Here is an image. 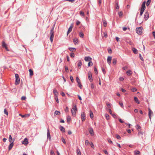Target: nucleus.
Listing matches in <instances>:
<instances>
[{
    "label": "nucleus",
    "instance_id": "1",
    "mask_svg": "<svg viewBox=\"0 0 155 155\" xmlns=\"http://www.w3.org/2000/svg\"><path fill=\"white\" fill-rule=\"evenodd\" d=\"M145 4H146V2L144 1L141 7V9H140V16H141L144 10L146 8V6H145Z\"/></svg>",
    "mask_w": 155,
    "mask_h": 155
},
{
    "label": "nucleus",
    "instance_id": "2",
    "mask_svg": "<svg viewBox=\"0 0 155 155\" xmlns=\"http://www.w3.org/2000/svg\"><path fill=\"white\" fill-rule=\"evenodd\" d=\"M54 29V28H52L50 32V35H51L50 39L51 42L53 41V38L54 37V33L53 31Z\"/></svg>",
    "mask_w": 155,
    "mask_h": 155
},
{
    "label": "nucleus",
    "instance_id": "3",
    "mask_svg": "<svg viewBox=\"0 0 155 155\" xmlns=\"http://www.w3.org/2000/svg\"><path fill=\"white\" fill-rule=\"evenodd\" d=\"M15 84L17 85L18 84L20 83V79L18 75V74H15Z\"/></svg>",
    "mask_w": 155,
    "mask_h": 155
},
{
    "label": "nucleus",
    "instance_id": "4",
    "mask_svg": "<svg viewBox=\"0 0 155 155\" xmlns=\"http://www.w3.org/2000/svg\"><path fill=\"white\" fill-rule=\"evenodd\" d=\"M77 110V109L76 106L75 105L74 108H72L71 110L72 114L73 116H75L76 115V112Z\"/></svg>",
    "mask_w": 155,
    "mask_h": 155
},
{
    "label": "nucleus",
    "instance_id": "5",
    "mask_svg": "<svg viewBox=\"0 0 155 155\" xmlns=\"http://www.w3.org/2000/svg\"><path fill=\"white\" fill-rule=\"evenodd\" d=\"M88 78L90 82L93 81L91 72V71H89L88 73Z\"/></svg>",
    "mask_w": 155,
    "mask_h": 155
},
{
    "label": "nucleus",
    "instance_id": "6",
    "mask_svg": "<svg viewBox=\"0 0 155 155\" xmlns=\"http://www.w3.org/2000/svg\"><path fill=\"white\" fill-rule=\"evenodd\" d=\"M136 30L138 34L140 35L142 34V32L140 27L136 28Z\"/></svg>",
    "mask_w": 155,
    "mask_h": 155
},
{
    "label": "nucleus",
    "instance_id": "7",
    "mask_svg": "<svg viewBox=\"0 0 155 155\" xmlns=\"http://www.w3.org/2000/svg\"><path fill=\"white\" fill-rule=\"evenodd\" d=\"M149 17V13L148 12H146L144 14V19L145 21L147 20Z\"/></svg>",
    "mask_w": 155,
    "mask_h": 155
},
{
    "label": "nucleus",
    "instance_id": "8",
    "mask_svg": "<svg viewBox=\"0 0 155 155\" xmlns=\"http://www.w3.org/2000/svg\"><path fill=\"white\" fill-rule=\"evenodd\" d=\"M81 120L82 121H84L86 119V116L84 112H83L81 114Z\"/></svg>",
    "mask_w": 155,
    "mask_h": 155
},
{
    "label": "nucleus",
    "instance_id": "9",
    "mask_svg": "<svg viewBox=\"0 0 155 155\" xmlns=\"http://www.w3.org/2000/svg\"><path fill=\"white\" fill-rule=\"evenodd\" d=\"M14 140H15V139H14L12 142H11V143L9 145V146H8V150H10L12 148L13 146V145H14L13 142L14 141Z\"/></svg>",
    "mask_w": 155,
    "mask_h": 155
},
{
    "label": "nucleus",
    "instance_id": "10",
    "mask_svg": "<svg viewBox=\"0 0 155 155\" xmlns=\"http://www.w3.org/2000/svg\"><path fill=\"white\" fill-rule=\"evenodd\" d=\"M47 135L48 139L49 140H51V137L48 128V129L47 130Z\"/></svg>",
    "mask_w": 155,
    "mask_h": 155
},
{
    "label": "nucleus",
    "instance_id": "11",
    "mask_svg": "<svg viewBox=\"0 0 155 155\" xmlns=\"http://www.w3.org/2000/svg\"><path fill=\"white\" fill-rule=\"evenodd\" d=\"M148 110H149L148 115H149V118L150 120H151V115L153 114V112L151 110L150 108H148Z\"/></svg>",
    "mask_w": 155,
    "mask_h": 155
},
{
    "label": "nucleus",
    "instance_id": "12",
    "mask_svg": "<svg viewBox=\"0 0 155 155\" xmlns=\"http://www.w3.org/2000/svg\"><path fill=\"white\" fill-rule=\"evenodd\" d=\"M89 132L91 136L94 135V131L92 128H90L89 130Z\"/></svg>",
    "mask_w": 155,
    "mask_h": 155
},
{
    "label": "nucleus",
    "instance_id": "13",
    "mask_svg": "<svg viewBox=\"0 0 155 155\" xmlns=\"http://www.w3.org/2000/svg\"><path fill=\"white\" fill-rule=\"evenodd\" d=\"M112 60V57L111 56H108L107 59V63L110 65L111 63V61Z\"/></svg>",
    "mask_w": 155,
    "mask_h": 155
},
{
    "label": "nucleus",
    "instance_id": "14",
    "mask_svg": "<svg viewBox=\"0 0 155 155\" xmlns=\"http://www.w3.org/2000/svg\"><path fill=\"white\" fill-rule=\"evenodd\" d=\"M92 59L90 57L87 56L85 57L84 58V60L86 61H91L92 60Z\"/></svg>",
    "mask_w": 155,
    "mask_h": 155
},
{
    "label": "nucleus",
    "instance_id": "15",
    "mask_svg": "<svg viewBox=\"0 0 155 155\" xmlns=\"http://www.w3.org/2000/svg\"><path fill=\"white\" fill-rule=\"evenodd\" d=\"M59 128L60 130L62 132H65V130L64 127L62 126H60Z\"/></svg>",
    "mask_w": 155,
    "mask_h": 155
},
{
    "label": "nucleus",
    "instance_id": "16",
    "mask_svg": "<svg viewBox=\"0 0 155 155\" xmlns=\"http://www.w3.org/2000/svg\"><path fill=\"white\" fill-rule=\"evenodd\" d=\"M109 111L110 113V114L112 115V116L114 117V118H116V114H115L112 113V111L110 109H109Z\"/></svg>",
    "mask_w": 155,
    "mask_h": 155
},
{
    "label": "nucleus",
    "instance_id": "17",
    "mask_svg": "<svg viewBox=\"0 0 155 155\" xmlns=\"http://www.w3.org/2000/svg\"><path fill=\"white\" fill-rule=\"evenodd\" d=\"M72 25H71L68 28V31H67V35H68L69 33H70L72 30Z\"/></svg>",
    "mask_w": 155,
    "mask_h": 155
},
{
    "label": "nucleus",
    "instance_id": "18",
    "mask_svg": "<svg viewBox=\"0 0 155 155\" xmlns=\"http://www.w3.org/2000/svg\"><path fill=\"white\" fill-rule=\"evenodd\" d=\"M134 100L138 104H139L140 103V102L139 101L138 99L137 98V97H134Z\"/></svg>",
    "mask_w": 155,
    "mask_h": 155
},
{
    "label": "nucleus",
    "instance_id": "19",
    "mask_svg": "<svg viewBox=\"0 0 155 155\" xmlns=\"http://www.w3.org/2000/svg\"><path fill=\"white\" fill-rule=\"evenodd\" d=\"M28 143V142L27 139L26 138H25L24 140L23 141L22 143L25 145H27Z\"/></svg>",
    "mask_w": 155,
    "mask_h": 155
},
{
    "label": "nucleus",
    "instance_id": "20",
    "mask_svg": "<svg viewBox=\"0 0 155 155\" xmlns=\"http://www.w3.org/2000/svg\"><path fill=\"white\" fill-rule=\"evenodd\" d=\"M73 41L74 44L76 45L78 42V40L77 38H75L73 39Z\"/></svg>",
    "mask_w": 155,
    "mask_h": 155
},
{
    "label": "nucleus",
    "instance_id": "21",
    "mask_svg": "<svg viewBox=\"0 0 155 155\" xmlns=\"http://www.w3.org/2000/svg\"><path fill=\"white\" fill-rule=\"evenodd\" d=\"M53 93L54 94V95L55 96H58V93L57 90L56 89H54L53 90Z\"/></svg>",
    "mask_w": 155,
    "mask_h": 155
},
{
    "label": "nucleus",
    "instance_id": "22",
    "mask_svg": "<svg viewBox=\"0 0 155 155\" xmlns=\"http://www.w3.org/2000/svg\"><path fill=\"white\" fill-rule=\"evenodd\" d=\"M19 115L21 116L22 117L24 118L25 117H28L29 116V114H26L25 115H21V114H19Z\"/></svg>",
    "mask_w": 155,
    "mask_h": 155
},
{
    "label": "nucleus",
    "instance_id": "23",
    "mask_svg": "<svg viewBox=\"0 0 155 155\" xmlns=\"http://www.w3.org/2000/svg\"><path fill=\"white\" fill-rule=\"evenodd\" d=\"M81 65H82L81 62V61H78V68L79 69L81 68Z\"/></svg>",
    "mask_w": 155,
    "mask_h": 155
},
{
    "label": "nucleus",
    "instance_id": "24",
    "mask_svg": "<svg viewBox=\"0 0 155 155\" xmlns=\"http://www.w3.org/2000/svg\"><path fill=\"white\" fill-rule=\"evenodd\" d=\"M90 117L91 119H93L94 117V114L90 110Z\"/></svg>",
    "mask_w": 155,
    "mask_h": 155
},
{
    "label": "nucleus",
    "instance_id": "25",
    "mask_svg": "<svg viewBox=\"0 0 155 155\" xmlns=\"http://www.w3.org/2000/svg\"><path fill=\"white\" fill-rule=\"evenodd\" d=\"M132 51H133L134 53L135 54H137V49L135 48H132Z\"/></svg>",
    "mask_w": 155,
    "mask_h": 155
},
{
    "label": "nucleus",
    "instance_id": "26",
    "mask_svg": "<svg viewBox=\"0 0 155 155\" xmlns=\"http://www.w3.org/2000/svg\"><path fill=\"white\" fill-rule=\"evenodd\" d=\"M102 35H104V37L106 38L107 37V33L106 32H103V34L102 33Z\"/></svg>",
    "mask_w": 155,
    "mask_h": 155
},
{
    "label": "nucleus",
    "instance_id": "27",
    "mask_svg": "<svg viewBox=\"0 0 155 155\" xmlns=\"http://www.w3.org/2000/svg\"><path fill=\"white\" fill-rule=\"evenodd\" d=\"M126 73L128 75H130L132 74V71L131 70H128L127 71Z\"/></svg>",
    "mask_w": 155,
    "mask_h": 155
},
{
    "label": "nucleus",
    "instance_id": "28",
    "mask_svg": "<svg viewBox=\"0 0 155 155\" xmlns=\"http://www.w3.org/2000/svg\"><path fill=\"white\" fill-rule=\"evenodd\" d=\"M29 74L30 76H31L33 75V71L31 69H29Z\"/></svg>",
    "mask_w": 155,
    "mask_h": 155
},
{
    "label": "nucleus",
    "instance_id": "29",
    "mask_svg": "<svg viewBox=\"0 0 155 155\" xmlns=\"http://www.w3.org/2000/svg\"><path fill=\"white\" fill-rule=\"evenodd\" d=\"M117 62V60L116 58H114L113 59L112 62H113V63L114 64H116Z\"/></svg>",
    "mask_w": 155,
    "mask_h": 155
},
{
    "label": "nucleus",
    "instance_id": "30",
    "mask_svg": "<svg viewBox=\"0 0 155 155\" xmlns=\"http://www.w3.org/2000/svg\"><path fill=\"white\" fill-rule=\"evenodd\" d=\"M13 139V140L12 136L11 135H10L9 136V141L10 142H12Z\"/></svg>",
    "mask_w": 155,
    "mask_h": 155
},
{
    "label": "nucleus",
    "instance_id": "31",
    "mask_svg": "<svg viewBox=\"0 0 155 155\" xmlns=\"http://www.w3.org/2000/svg\"><path fill=\"white\" fill-rule=\"evenodd\" d=\"M54 114L55 115H59L60 114V112L56 110L54 112Z\"/></svg>",
    "mask_w": 155,
    "mask_h": 155
},
{
    "label": "nucleus",
    "instance_id": "32",
    "mask_svg": "<svg viewBox=\"0 0 155 155\" xmlns=\"http://www.w3.org/2000/svg\"><path fill=\"white\" fill-rule=\"evenodd\" d=\"M126 41L127 42L129 43L130 45H132L133 44L132 42L129 39H127Z\"/></svg>",
    "mask_w": 155,
    "mask_h": 155
},
{
    "label": "nucleus",
    "instance_id": "33",
    "mask_svg": "<svg viewBox=\"0 0 155 155\" xmlns=\"http://www.w3.org/2000/svg\"><path fill=\"white\" fill-rule=\"evenodd\" d=\"M103 22L104 25V27H106L107 25V22L105 19H103Z\"/></svg>",
    "mask_w": 155,
    "mask_h": 155
},
{
    "label": "nucleus",
    "instance_id": "34",
    "mask_svg": "<svg viewBox=\"0 0 155 155\" xmlns=\"http://www.w3.org/2000/svg\"><path fill=\"white\" fill-rule=\"evenodd\" d=\"M67 119L68 122H70L71 120V118L70 116H68L67 117Z\"/></svg>",
    "mask_w": 155,
    "mask_h": 155
},
{
    "label": "nucleus",
    "instance_id": "35",
    "mask_svg": "<svg viewBox=\"0 0 155 155\" xmlns=\"http://www.w3.org/2000/svg\"><path fill=\"white\" fill-rule=\"evenodd\" d=\"M79 35L80 37L83 38L84 37V34L82 32H80L79 33Z\"/></svg>",
    "mask_w": 155,
    "mask_h": 155
},
{
    "label": "nucleus",
    "instance_id": "36",
    "mask_svg": "<svg viewBox=\"0 0 155 155\" xmlns=\"http://www.w3.org/2000/svg\"><path fill=\"white\" fill-rule=\"evenodd\" d=\"M80 15L82 16V17H84V13L81 11H80Z\"/></svg>",
    "mask_w": 155,
    "mask_h": 155
},
{
    "label": "nucleus",
    "instance_id": "37",
    "mask_svg": "<svg viewBox=\"0 0 155 155\" xmlns=\"http://www.w3.org/2000/svg\"><path fill=\"white\" fill-rule=\"evenodd\" d=\"M69 49L70 51L73 52L75 50V48H70Z\"/></svg>",
    "mask_w": 155,
    "mask_h": 155
},
{
    "label": "nucleus",
    "instance_id": "38",
    "mask_svg": "<svg viewBox=\"0 0 155 155\" xmlns=\"http://www.w3.org/2000/svg\"><path fill=\"white\" fill-rule=\"evenodd\" d=\"M4 112L5 114H6L7 116L8 115V113L6 109H4Z\"/></svg>",
    "mask_w": 155,
    "mask_h": 155
},
{
    "label": "nucleus",
    "instance_id": "39",
    "mask_svg": "<svg viewBox=\"0 0 155 155\" xmlns=\"http://www.w3.org/2000/svg\"><path fill=\"white\" fill-rule=\"evenodd\" d=\"M136 155H139L140 154V152L138 150L135 151Z\"/></svg>",
    "mask_w": 155,
    "mask_h": 155
},
{
    "label": "nucleus",
    "instance_id": "40",
    "mask_svg": "<svg viewBox=\"0 0 155 155\" xmlns=\"http://www.w3.org/2000/svg\"><path fill=\"white\" fill-rule=\"evenodd\" d=\"M93 65V63L92 61H90L88 63V66L89 67L92 66Z\"/></svg>",
    "mask_w": 155,
    "mask_h": 155
},
{
    "label": "nucleus",
    "instance_id": "41",
    "mask_svg": "<svg viewBox=\"0 0 155 155\" xmlns=\"http://www.w3.org/2000/svg\"><path fill=\"white\" fill-rule=\"evenodd\" d=\"M105 116L106 117V119L107 120H108L109 119V116L108 114H105Z\"/></svg>",
    "mask_w": 155,
    "mask_h": 155
},
{
    "label": "nucleus",
    "instance_id": "42",
    "mask_svg": "<svg viewBox=\"0 0 155 155\" xmlns=\"http://www.w3.org/2000/svg\"><path fill=\"white\" fill-rule=\"evenodd\" d=\"M150 0H148V1L146 3V5L147 6H148V5H149L150 2Z\"/></svg>",
    "mask_w": 155,
    "mask_h": 155
},
{
    "label": "nucleus",
    "instance_id": "43",
    "mask_svg": "<svg viewBox=\"0 0 155 155\" xmlns=\"http://www.w3.org/2000/svg\"><path fill=\"white\" fill-rule=\"evenodd\" d=\"M2 46L4 48H5V47L7 46L6 45V44L4 41H3V42L2 43Z\"/></svg>",
    "mask_w": 155,
    "mask_h": 155
},
{
    "label": "nucleus",
    "instance_id": "44",
    "mask_svg": "<svg viewBox=\"0 0 155 155\" xmlns=\"http://www.w3.org/2000/svg\"><path fill=\"white\" fill-rule=\"evenodd\" d=\"M131 91L133 92H135L137 91V89L136 88L134 87L131 89Z\"/></svg>",
    "mask_w": 155,
    "mask_h": 155
},
{
    "label": "nucleus",
    "instance_id": "45",
    "mask_svg": "<svg viewBox=\"0 0 155 155\" xmlns=\"http://www.w3.org/2000/svg\"><path fill=\"white\" fill-rule=\"evenodd\" d=\"M76 81L78 84L81 82L80 79L78 77L76 78Z\"/></svg>",
    "mask_w": 155,
    "mask_h": 155
},
{
    "label": "nucleus",
    "instance_id": "46",
    "mask_svg": "<svg viewBox=\"0 0 155 155\" xmlns=\"http://www.w3.org/2000/svg\"><path fill=\"white\" fill-rule=\"evenodd\" d=\"M74 56L75 55L74 53L72 52L70 54V56L71 57L74 58Z\"/></svg>",
    "mask_w": 155,
    "mask_h": 155
},
{
    "label": "nucleus",
    "instance_id": "47",
    "mask_svg": "<svg viewBox=\"0 0 155 155\" xmlns=\"http://www.w3.org/2000/svg\"><path fill=\"white\" fill-rule=\"evenodd\" d=\"M78 86L80 87L81 89H82V88L83 86L81 84V82L78 84Z\"/></svg>",
    "mask_w": 155,
    "mask_h": 155
},
{
    "label": "nucleus",
    "instance_id": "48",
    "mask_svg": "<svg viewBox=\"0 0 155 155\" xmlns=\"http://www.w3.org/2000/svg\"><path fill=\"white\" fill-rule=\"evenodd\" d=\"M76 152L77 154L81 153V151L78 148L77 149Z\"/></svg>",
    "mask_w": 155,
    "mask_h": 155
},
{
    "label": "nucleus",
    "instance_id": "49",
    "mask_svg": "<svg viewBox=\"0 0 155 155\" xmlns=\"http://www.w3.org/2000/svg\"><path fill=\"white\" fill-rule=\"evenodd\" d=\"M64 1H68L71 2V3H73L74 2V0H64Z\"/></svg>",
    "mask_w": 155,
    "mask_h": 155
},
{
    "label": "nucleus",
    "instance_id": "50",
    "mask_svg": "<svg viewBox=\"0 0 155 155\" xmlns=\"http://www.w3.org/2000/svg\"><path fill=\"white\" fill-rule=\"evenodd\" d=\"M136 128L138 130V129H140L141 128V127L139 125H137L136 126Z\"/></svg>",
    "mask_w": 155,
    "mask_h": 155
},
{
    "label": "nucleus",
    "instance_id": "51",
    "mask_svg": "<svg viewBox=\"0 0 155 155\" xmlns=\"http://www.w3.org/2000/svg\"><path fill=\"white\" fill-rule=\"evenodd\" d=\"M116 137L118 139H120L121 138L120 137L118 134H116Z\"/></svg>",
    "mask_w": 155,
    "mask_h": 155
},
{
    "label": "nucleus",
    "instance_id": "52",
    "mask_svg": "<svg viewBox=\"0 0 155 155\" xmlns=\"http://www.w3.org/2000/svg\"><path fill=\"white\" fill-rule=\"evenodd\" d=\"M55 99L57 103H58V96H55Z\"/></svg>",
    "mask_w": 155,
    "mask_h": 155
},
{
    "label": "nucleus",
    "instance_id": "53",
    "mask_svg": "<svg viewBox=\"0 0 155 155\" xmlns=\"http://www.w3.org/2000/svg\"><path fill=\"white\" fill-rule=\"evenodd\" d=\"M89 144V142L88 140H86L85 141V144L86 145H88Z\"/></svg>",
    "mask_w": 155,
    "mask_h": 155
},
{
    "label": "nucleus",
    "instance_id": "54",
    "mask_svg": "<svg viewBox=\"0 0 155 155\" xmlns=\"http://www.w3.org/2000/svg\"><path fill=\"white\" fill-rule=\"evenodd\" d=\"M70 79L71 81V82H73L74 81V79H73V77L72 76H70Z\"/></svg>",
    "mask_w": 155,
    "mask_h": 155
},
{
    "label": "nucleus",
    "instance_id": "55",
    "mask_svg": "<svg viewBox=\"0 0 155 155\" xmlns=\"http://www.w3.org/2000/svg\"><path fill=\"white\" fill-rule=\"evenodd\" d=\"M50 154L51 155H54V152L52 150H51L50 151Z\"/></svg>",
    "mask_w": 155,
    "mask_h": 155
},
{
    "label": "nucleus",
    "instance_id": "56",
    "mask_svg": "<svg viewBox=\"0 0 155 155\" xmlns=\"http://www.w3.org/2000/svg\"><path fill=\"white\" fill-rule=\"evenodd\" d=\"M65 71L66 72H68V67H66V66L65 67Z\"/></svg>",
    "mask_w": 155,
    "mask_h": 155
},
{
    "label": "nucleus",
    "instance_id": "57",
    "mask_svg": "<svg viewBox=\"0 0 155 155\" xmlns=\"http://www.w3.org/2000/svg\"><path fill=\"white\" fill-rule=\"evenodd\" d=\"M118 14L119 16H121L123 15V13L121 12H118Z\"/></svg>",
    "mask_w": 155,
    "mask_h": 155
},
{
    "label": "nucleus",
    "instance_id": "58",
    "mask_svg": "<svg viewBox=\"0 0 155 155\" xmlns=\"http://www.w3.org/2000/svg\"><path fill=\"white\" fill-rule=\"evenodd\" d=\"M143 134V132H141V131H139L138 133V135H140V134Z\"/></svg>",
    "mask_w": 155,
    "mask_h": 155
},
{
    "label": "nucleus",
    "instance_id": "59",
    "mask_svg": "<svg viewBox=\"0 0 155 155\" xmlns=\"http://www.w3.org/2000/svg\"><path fill=\"white\" fill-rule=\"evenodd\" d=\"M90 145H91V147L92 148L94 149V146L92 142L91 143Z\"/></svg>",
    "mask_w": 155,
    "mask_h": 155
},
{
    "label": "nucleus",
    "instance_id": "60",
    "mask_svg": "<svg viewBox=\"0 0 155 155\" xmlns=\"http://www.w3.org/2000/svg\"><path fill=\"white\" fill-rule=\"evenodd\" d=\"M139 55H140V59H141V60L142 61H144L143 59V57L141 56V54H140Z\"/></svg>",
    "mask_w": 155,
    "mask_h": 155
},
{
    "label": "nucleus",
    "instance_id": "61",
    "mask_svg": "<svg viewBox=\"0 0 155 155\" xmlns=\"http://www.w3.org/2000/svg\"><path fill=\"white\" fill-rule=\"evenodd\" d=\"M102 71L104 74H105L106 73V71L105 69L103 68H102Z\"/></svg>",
    "mask_w": 155,
    "mask_h": 155
},
{
    "label": "nucleus",
    "instance_id": "62",
    "mask_svg": "<svg viewBox=\"0 0 155 155\" xmlns=\"http://www.w3.org/2000/svg\"><path fill=\"white\" fill-rule=\"evenodd\" d=\"M119 79L120 81H122L124 80V78L123 77H120L119 78Z\"/></svg>",
    "mask_w": 155,
    "mask_h": 155
},
{
    "label": "nucleus",
    "instance_id": "63",
    "mask_svg": "<svg viewBox=\"0 0 155 155\" xmlns=\"http://www.w3.org/2000/svg\"><path fill=\"white\" fill-rule=\"evenodd\" d=\"M115 8H116V9H118L119 8V6L118 4V3H117L116 4Z\"/></svg>",
    "mask_w": 155,
    "mask_h": 155
},
{
    "label": "nucleus",
    "instance_id": "64",
    "mask_svg": "<svg viewBox=\"0 0 155 155\" xmlns=\"http://www.w3.org/2000/svg\"><path fill=\"white\" fill-rule=\"evenodd\" d=\"M21 99L22 100H25L26 97H25V96H22L21 97Z\"/></svg>",
    "mask_w": 155,
    "mask_h": 155
}]
</instances>
